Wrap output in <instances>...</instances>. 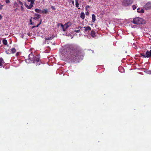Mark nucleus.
Returning a JSON list of instances; mask_svg holds the SVG:
<instances>
[{"label": "nucleus", "mask_w": 151, "mask_h": 151, "mask_svg": "<svg viewBox=\"0 0 151 151\" xmlns=\"http://www.w3.org/2000/svg\"><path fill=\"white\" fill-rule=\"evenodd\" d=\"M19 4L21 5H23V3L21 1H19Z\"/></svg>", "instance_id": "obj_28"}, {"label": "nucleus", "mask_w": 151, "mask_h": 151, "mask_svg": "<svg viewBox=\"0 0 151 151\" xmlns=\"http://www.w3.org/2000/svg\"><path fill=\"white\" fill-rule=\"evenodd\" d=\"M145 21L141 18L136 17L133 19L132 22L137 24H143L145 23Z\"/></svg>", "instance_id": "obj_3"}, {"label": "nucleus", "mask_w": 151, "mask_h": 151, "mask_svg": "<svg viewBox=\"0 0 151 151\" xmlns=\"http://www.w3.org/2000/svg\"><path fill=\"white\" fill-rule=\"evenodd\" d=\"M21 8H22H22H23V7H22V6H21Z\"/></svg>", "instance_id": "obj_37"}, {"label": "nucleus", "mask_w": 151, "mask_h": 151, "mask_svg": "<svg viewBox=\"0 0 151 151\" xmlns=\"http://www.w3.org/2000/svg\"><path fill=\"white\" fill-rule=\"evenodd\" d=\"M3 44L4 45H6L7 44V42L6 40H3L2 41Z\"/></svg>", "instance_id": "obj_21"}, {"label": "nucleus", "mask_w": 151, "mask_h": 151, "mask_svg": "<svg viewBox=\"0 0 151 151\" xmlns=\"http://www.w3.org/2000/svg\"><path fill=\"white\" fill-rule=\"evenodd\" d=\"M71 24V22H69L65 24V26L66 27V28H67L70 26Z\"/></svg>", "instance_id": "obj_12"}, {"label": "nucleus", "mask_w": 151, "mask_h": 151, "mask_svg": "<svg viewBox=\"0 0 151 151\" xmlns=\"http://www.w3.org/2000/svg\"><path fill=\"white\" fill-rule=\"evenodd\" d=\"M42 21V19H41L40 20V22L39 23V24H38L36 26H33L32 28H34L35 27H38L39 25H40L41 24Z\"/></svg>", "instance_id": "obj_18"}, {"label": "nucleus", "mask_w": 151, "mask_h": 151, "mask_svg": "<svg viewBox=\"0 0 151 151\" xmlns=\"http://www.w3.org/2000/svg\"><path fill=\"white\" fill-rule=\"evenodd\" d=\"M82 28V27H81L80 26H79L77 28L81 29Z\"/></svg>", "instance_id": "obj_30"}, {"label": "nucleus", "mask_w": 151, "mask_h": 151, "mask_svg": "<svg viewBox=\"0 0 151 151\" xmlns=\"http://www.w3.org/2000/svg\"><path fill=\"white\" fill-rule=\"evenodd\" d=\"M76 1V6L77 7H78L79 4L78 0H75Z\"/></svg>", "instance_id": "obj_22"}, {"label": "nucleus", "mask_w": 151, "mask_h": 151, "mask_svg": "<svg viewBox=\"0 0 151 151\" xmlns=\"http://www.w3.org/2000/svg\"><path fill=\"white\" fill-rule=\"evenodd\" d=\"M151 74V72H150V73Z\"/></svg>", "instance_id": "obj_38"}, {"label": "nucleus", "mask_w": 151, "mask_h": 151, "mask_svg": "<svg viewBox=\"0 0 151 151\" xmlns=\"http://www.w3.org/2000/svg\"><path fill=\"white\" fill-rule=\"evenodd\" d=\"M30 24H33V22H32V18L30 20Z\"/></svg>", "instance_id": "obj_27"}, {"label": "nucleus", "mask_w": 151, "mask_h": 151, "mask_svg": "<svg viewBox=\"0 0 151 151\" xmlns=\"http://www.w3.org/2000/svg\"><path fill=\"white\" fill-rule=\"evenodd\" d=\"M89 7H90L89 6H86V9H87V8H89Z\"/></svg>", "instance_id": "obj_32"}, {"label": "nucleus", "mask_w": 151, "mask_h": 151, "mask_svg": "<svg viewBox=\"0 0 151 151\" xmlns=\"http://www.w3.org/2000/svg\"><path fill=\"white\" fill-rule=\"evenodd\" d=\"M85 17V15L83 12H82L81 14L80 17L82 19H84Z\"/></svg>", "instance_id": "obj_16"}, {"label": "nucleus", "mask_w": 151, "mask_h": 151, "mask_svg": "<svg viewBox=\"0 0 151 151\" xmlns=\"http://www.w3.org/2000/svg\"><path fill=\"white\" fill-rule=\"evenodd\" d=\"M11 53H15L16 52V50L15 48H13L11 49Z\"/></svg>", "instance_id": "obj_20"}, {"label": "nucleus", "mask_w": 151, "mask_h": 151, "mask_svg": "<svg viewBox=\"0 0 151 151\" xmlns=\"http://www.w3.org/2000/svg\"><path fill=\"white\" fill-rule=\"evenodd\" d=\"M68 48H71L70 45L67 46L65 48L62 50L61 55L64 57L67 58L73 62L77 61L81 58L82 56V53L81 49L77 47H73L70 52L67 51Z\"/></svg>", "instance_id": "obj_1"}, {"label": "nucleus", "mask_w": 151, "mask_h": 151, "mask_svg": "<svg viewBox=\"0 0 151 151\" xmlns=\"http://www.w3.org/2000/svg\"><path fill=\"white\" fill-rule=\"evenodd\" d=\"M2 18V16L0 14V20Z\"/></svg>", "instance_id": "obj_29"}, {"label": "nucleus", "mask_w": 151, "mask_h": 151, "mask_svg": "<svg viewBox=\"0 0 151 151\" xmlns=\"http://www.w3.org/2000/svg\"><path fill=\"white\" fill-rule=\"evenodd\" d=\"M29 60L31 61H32L33 63H35L36 65H40L41 64V62L40 61V57L39 55H36L35 56L31 53L29 55V59H26L25 60L27 63H29Z\"/></svg>", "instance_id": "obj_2"}, {"label": "nucleus", "mask_w": 151, "mask_h": 151, "mask_svg": "<svg viewBox=\"0 0 151 151\" xmlns=\"http://www.w3.org/2000/svg\"><path fill=\"white\" fill-rule=\"evenodd\" d=\"M61 26L62 27H63V24H61Z\"/></svg>", "instance_id": "obj_36"}, {"label": "nucleus", "mask_w": 151, "mask_h": 151, "mask_svg": "<svg viewBox=\"0 0 151 151\" xmlns=\"http://www.w3.org/2000/svg\"><path fill=\"white\" fill-rule=\"evenodd\" d=\"M35 17L33 18V19L37 20L40 18L41 17V15L38 14H35L34 15Z\"/></svg>", "instance_id": "obj_8"}, {"label": "nucleus", "mask_w": 151, "mask_h": 151, "mask_svg": "<svg viewBox=\"0 0 151 151\" xmlns=\"http://www.w3.org/2000/svg\"><path fill=\"white\" fill-rule=\"evenodd\" d=\"M132 8H133V10L135 9H136V8H137L136 6L135 5H133L132 6Z\"/></svg>", "instance_id": "obj_23"}, {"label": "nucleus", "mask_w": 151, "mask_h": 151, "mask_svg": "<svg viewBox=\"0 0 151 151\" xmlns=\"http://www.w3.org/2000/svg\"><path fill=\"white\" fill-rule=\"evenodd\" d=\"M137 12L138 13H143L144 11L142 9H140L139 8H138L137 9Z\"/></svg>", "instance_id": "obj_13"}, {"label": "nucleus", "mask_w": 151, "mask_h": 151, "mask_svg": "<svg viewBox=\"0 0 151 151\" xmlns=\"http://www.w3.org/2000/svg\"><path fill=\"white\" fill-rule=\"evenodd\" d=\"M51 8L52 9H53V10H55V7L53 6H52V7H51Z\"/></svg>", "instance_id": "obj_31"}, {"label": "nucleus", "mask_w": 151, "mask_h": 151, "mask_svg": "<svg viewBox=\"0 0 151 151\" xmlns=\"http://www.w3.org/2000/svg\"><path fill=\"white\" fill-rule=\"evenodd\" d=\"M47 9H44L43 10H42V14H47Z\"/></svg>", "instance_id": "obj_19"}, {"label": "nucleus", "mask_w": 151, "mask_h": 151, "mask_svg": "<svg viewBox=\"0 0 151 151\" xmlns=\"http://www.w3.org/2000/svg\"><path fill=\"white\" fill-rule=\"evenodd\" d=\"M80 29L75 30V32H76V33H79L80 32Z\"/></svg>", "instance_id": "obj_25"}, {"label": "nucleus", "mask_w": 151, "mask_h": 151, "mask_svg": "<svg viewBox=\"0 0 151 151\" xmlns=\"http://www.w3.org/2000/svg\"><path fill=\"white\" fill-rule=\"evenodd\" d=\"M55 37L54 35H52L50 37H45V40H50L53 39Z\"/></svg>", "instance_id": "obj_11"}, {"label": "nucleus", "mask_w": 151, "mask_h": 151, "mask_svg": "<svg viewBox=\"0 0 151 151\" xmlns=\"http://www.w3.org/2000/svg\"><path fill=\"white\" fill-rule=\"evenodd\" d=\"M89 14V13L88 12H86V15H88Z\"/></svg>", "instance_id": "obj_26"}, {"label": "nucleus", "mask_w": 151, "mask_h": 151, "mask_svg": "<svg viewBox=\"0 0 151 151\" xmlns=\"http://www.w3.org/2000/svg\"><path fill=\"white\" fill-rule=\"evenodd\" d=\"M35 0H27L28 2H30V4L29 5H26L25 6L27 8L30 9L33 7V5L34 4Z\"/></svg>", "instance_id": "obj_6"}, {"label": "nucleus", "mask_w": 151, "mask_h": 151, "mask_svg": "<svg viewBox=\"0 0 151 151\" xmlns=\"http://www.w3.org/2000/svg\"><path fill=\"white\" fill-rule=\"evenodd\" d=\"M35 11L36 12L42 14V10L41 9H35Z\"/></svg>", "instance_id": "obj_15"}, {"label": "nucleus", "mask_w": 151, "mask_h": 151, "mask_svg": "<svg viewBox=\"0 0 151 151\" xmlns=\"http://www.w3.org/2000/svg\"><path fill=\"white\" fill-rule=\"evenodd\" d=\"M19 52H17V55H19Z\"/></svg>", "instance_id": "obj_35"}, {"label": "nucleus", "mask_w": 151, "mask_h": 151, "mask_svg": "<svg viewBox=\"0 0 151 151\" xmlns=\"http://www.w3.org/2000/svg\"><path fill=\"white\" fill-rule=\"evenodd\" d=\"M72 4H73V5L74 4V1H72Z\"/></svg>", "instance_id": "obj_34"}, {"label": "nucleus", "mask_w": 151, "mask_h": 151, "mask_svg": "<svg viewBox=\"0 0 151 151\" xmlns=\"http://www.w3.org/2000/svg\"><path fill=\"white\" fill-rule=\"evenodd\" d=\"M63 31H65V29L64 28H63Z\"/></svg>", "instance_id": "obj_33"}, {"label": "nucleus", "mask_w": 151, "mask_h": 151, "mask_svg": "<svg viewBox=\"0 0 151 151\" xmlns=\"http://www.w3.org/2000/svg\"><path fill=\"white\" fill-rule=\"evenodd\" d=\"M4 62L1 58H0V66H2L4 64Z\"/></svg>", "instance_id": "obj_14"}, {"label": "nucleus", "mask_w": 151, "mask_h": 151, "mask_svg": "<svg viewBox=\"0 0 151 151\" xmlns=\"http://www.w3.org/2000/svg\"><path fill=\"white\" fill-rule=\"evenodd\" d=\"M7 4H8L9 2V0H5Z\"/></svg>", "instance_id": "obj_24"}, {"label": "nucleus", "mask_w": 151, "mask_h": 151, "mask_svg": "<svg viewBox=\"0 0 151 151\" xmlns=\"http://www.w3.org/2000/svg\"><path fill=\"white\" fill-rule=\"evenodd\" d=\"M144 8L146 10L151 9V2L147 3L144 6Z\"/></svg>", "instance_id": "obj_7"}, {"label": "nucleus", "mask_w": 151, "mask_h": 151, "mask_svg": "<svg viewBox=\"0 0 151 151\" xmlns=\"http://www.w3.org/2000/svg\"><path fill=\"white\" fill-rule=\"evenodd\" d=\"M91 36L93 37H94L96 36V32L93 30L91 31Z\"/></svg>", "instance_id": "obj_10"}, {"label": "nucleus", "mask_w": 151, "mask_h": 151, "mask_svg": "<svg viewBox=\"0 0 151 151\" xmlns=\"http://www.w3.org/2000/svg\"><path fill=\"white\" fill-rule=\"evenodd\" d=\"M151 50L150 51L147 50L145 53V55L143 53H141L140 55L143 58H149L151 57V46L150 47Z\"/></svg>", "instance_id": "obj_5"}, {"label": "nucleus", "mask_w": 151, "mask_h": 151, "mask_svg": "<svg viewBox=\"0 0 151 151\" xmlns=\"http://www.w3.org/2000/svg\"><path fill=\"white\" fill-rule=\"evenodd\" d=\"M92 22H94L96 20V16L94 14L92 15Z\"/></svg>", "instance_id": "obj_17"}, {"label": "nucleus", "mask_w": 151, "mask_h": 151, "mask_svg": "<svg viewBox=\"0 0 151 151\" xmlns=\"http://www.w3.org/2000/svg\"><path fill=\"white\" fill-rule=\"evenodd\" d=\"M84 28H85V31L86 32H89V31H91V27L89 26H88V27H84Z\"/></svg>", "instance_id": "obj_9"}, {"label": "nucleus", "mask_w": 151, "mask_h": 151, "mask_svg": "<svg viewBox=\"0 0 151 151\" xmlns=\"http://www.w3.org/2000/svg\"><path fill=\"white\" fill-rule=\"evenodd\" d=\"M133 0H124L122 2V5L124 6H127L131 5L133 2Z\"/></svg>", "instance_id": "obj_4"}]
</instances>
